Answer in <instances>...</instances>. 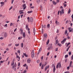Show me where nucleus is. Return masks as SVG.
Returning a JSON list of instances; mask_svg holds the SVG:
<instances>
[{"label": "nucleus", "instance_id": "f257e3e1", "mask_svg": "<svg viewBox=\"0 0 73 73\" xmlns=\"http://www.w3.org/2000/svg\"><path fill=\"white\" fill-rule=\"evenodd\" d=\"M44 38H43V41H45L46 40V39L47 37H48V35H47V34L46 33L44 34V35L43 36Z\"/></svg>", "mask_w": 73, "mask_h": 73}, {"label": "nucleus", "instance_id": "f03ea898", "mask_svg": "<svg viewBox=\"0 0 73 73\" xmlns=\"http://www.w3.org/2000/svg\"><path fill=\"white\" fill-rule=\"evenodd\" d=\"M48 47V48H47V50H50V49H52V44H49Z\"/></svg>", "mask_w": 73, "mask_h": 73}, {"label": "nucleus", "instance_id": "7ed1b4c3", "mask_svg": "<svg viewBox=\"0 0 73 73\" xmlns=\"http://www.w3.org/2000/svg\"><path fill=\"white\" fill-rule=\"evenodd\" d=\"M1 35L4 36L5 37H7V34L6 33H3L1 34Z\"/></svg>", "mask_w": 73, "mask_h": 73}, {"label": "nucleus", "instance_id": "20e7f679", "mask_svg": "<svg viewBox=\"0 0 73 73\" xmlns=\"http://www.w3.org/2000/svg\"><path fill=\"white\" fill-rule=\"evenodd\" d=\"M58 66L59 68H60L61 66V63H58L57 64V65L56 66V68L58 69Z\"/></svg>", "mask_w": 73, "mask_h": 73}, {"label": "nucleus", "instance_id": "39448f33", "mask_svg": "<svg viewBox=\"0 0 73 73\" xmlns=\"http://www.w3.org/2000/svg\"><path fill=\"white\" fill-rule=\"evenodd\" d=\"M67 39V38H65L61 42V43L62 44H64V43L65 42V41H66V39Z\"/></svg>", "mask_w": 73, "mask_h": 73}, {"label": "nucleus", "instance_id": "423d86ee", "mask_svg": "<svg viewBox=\"0 0 73 73\" xmlns=\"http://www.w3.org/2000/svg\"><path fill=\"white\" fill-rule=\"evenodd\" d=\"M68 29L69 31V32H72V31H73V28H71V27H69L68 28Z\"/></svg>", "mask_w": 73, "mask_h": 73}, {"label": "nucleus", "instance_id": "0eeeda50", "mask_svg": "<svg viewBox=\"0 0 73 73\" xmlns=\"http://www.w3.org/2000/svg\"><path fill=\"white\" fill-rule=\"evenodd\" d=\"M23 7H24L23 8V9H24V10L27 7H26V4H24L23 5Z\"/></svg>", "mask_w": 73, "mask_h": 73}, {"label": "nucleus", "instance_id": "6e6552de", "mask_svg": "<svg viewBox=\"0 0 73 73\" xmlns=\"http://www.w3.org/2000/svg\"><path fill=\"white\" fill-rule=\"evenodd\" d=\"M23 38H25V36H26V35H25V32H23Z\"/></svg>", "mask_w": 73, "mask_h": 73}, {"label": "nucleus", "instance_id": "1a4fd4ad", "mask_svg": "<svg viewBox=\"0 0 73 73\" xmlns=\"http://www.w3.org/2000/svg\"><path fill=\"white\" fill-rule=\"evenodd\" d=\"M55 23L57 25H58L59 24H60V23L59 22H58L57 21H56L55 22Z\"/></svg>", "mask_w": 73, "mask_h": 73}, {"label": "nucleus", "instance_id": "9d476101", "mask_svg": "<svg viewBox=\"0 0 73 73\" xmlns=\"http://www.w3.org/2000/svg\"><path fill=\"white\" fill-rule=\"evenodd\" d=\"M30 22H33V19L32 17L30 19Z\"/></svg>", "mask_w": 73, "mask_h": 73}, {"label": "nucleus", "instance_id": "9b49d317", "mask_svg": "<svg viewBox=\"0 0 73 73\" xmlns=\"http://www.w3.org/2000/svg\"><path fill=\"white\" fill-rule=\"evenodd\" d=\"M49 68V65H48V66H46L45 68V71H46V70H47V68H48H48Z\"/></svg>", "mask_w": 73, "mask_h": 73}, {"label": "nucleus", "instance_id": "f8f14e48", "mask_svg": "<svg viewBox=\"0 0 73 73\" xmlns=\"http://www.w3.org/2000/svg\"><path fill=\"white\" fill-rule=\"evenodd\" d=\"M20 31H21V34L23 35V30L22 29H20Z\"/></svg>", "mask_w": 73, "mask_h": 73}, {"label": "nucleus", "instance_id": "ddd939ff", "mask_svg": "<svg viewBox=\"0 0 73 73\" xmlns=\"http://www.w3.org/2000/svg\"><path fill=\"white\" fill-rule=\"evenodd\" d=\"M16 58H19V60H18V61H19L20 59V57L19 56H17V55Z\"/></svg>", "mask_w": 73, "mask_h": 73}, {"label": "nucleus", "instance_id": "4468645a", "mask_svg": "<svg viewBox=\"0 0 73 73\" xmlns=\"http://www.w3.org/2000/svg\"><path fill=\"white\" fill-rule=\"evenodd\" d=\"M27 62L28 63H30L31 62V59L29 58L27 60Z\"/></svg>", "mask_w": 73, "mask_h": 73}, {"label": "nucleus", "instance_id": "2eb2a0df", "mask_svg": "<svg viewBox=\"0 0 73 73\" xmlns=\"http://www.w3.org/2000/svg\"><path fill=\"white\" fill-rule=\"evenodd\" d=\"M36 1L37 4H39L40 2V0H36Z\"/></svg>", "mask_w": 73, "mask_h": 73}, {"label": "nucleus", "instance_id": "dca6fc26", "mask_svg": "<svg viewBox=\"0 0 73 73\" xmlns=\"http://www.w3.org/2000/svg\"><path fill=\"white\" fill-rule=\"evenodd\" d=\"M34 35H35V33H36V31H35V29L34 28L33 29Z\"/></svg>", "mask_w": 73, "mask_h": 73}, {"label": "nucleus", "instance_id": "f3484780", "mask_svg": "<svg viewBox=\"0 0 73 73\" xmlns=\"http://www.w3.org/2000/svg\"><path fill=\"white\" fill-rule=\"evenodd\" d=\"M52 3H53V4L54 5H56V4H57V2L56 3V2H55L54 1H52Z\"/></svg>", "mask_w": 73, "mask_h": 73}, {"label": "nucleus", "instance_id": "a211bd4d", "mask_svg": "<svg viewBox=\"0 0 73 73\" xmlns=\"http://www.w3.org/2000/svg\"><path fill=\"white\" fill-rule=\"evenodd\" d=\"M40 10L42 11V5H40Z\"/></svg>", "mask_w": 73, "mask_h": 73}, {"label": "nucleus", "instance_id": "6ab92c4d", "mask_svg": "<svg viewBox=\"0 0 73 73\" xmlns=\"http://www.w3.org/2000/svg\"><path fill=\"white\" fill-rule=\"evenodd\" d=\"M23 55H24L26 57H28V55H27L26 53H24Z\"/></svg>", "mask_w": 73, "mask_h": 73}, {"label": "nucleus", "instance_id": "aec40b11", "mask_svg": "<svg viewBox=\"0 0 73 73\" xmlns=\"http://www.w3.org/2000/svg\"><path fill=\"white\" fill-rule=\"evenodd\" d=\"M49 42V39H48L46 42V45H48Z\"/></svg>", "mask_w": 73, "mask_h": 73}, {"label": "nucleus", "instance_id": "412c9836", "mask_svg": "<svg viewBox=\"0 0 73 73\" xmlns=\"http://www.w3.org/2000/svg\"><path fill=\"white\" fill-rule=\"evenodd\" d=\"M61 11L62 12V13H63V14H64V9H61Z\"/></svg>", "mask_w": 73, "mask_h": 73}, {"label": "nucleus", "instance_id": "4be33fe9", "mask_svg": "<svg viewBox=\"0 0 73 73\" xmlns=\"http://www.w3.org/2000/svg\"><path fill=\"white\" fill-rule=\"evenodd\" d=\"M21 38H23V36H22L18 37V40H20V39H21Z\"/></svg>", "mask_w": 73, "mask_h": 73}, {"label": "nucleus", "instance_id": "5701e85b", "mask_svg": "<svg viewBox=\"0 0 73 73\" xmlns=\"http://www.w3.org/2000/svg\"><path fill=\"white\" fill-rule=\"evenodd\" d=\"M33 12L32 11H29L27 12L28 13H32Z\"/></svg>", "mask_w": 73, "mask_h": 73}, {"label": "nucleus", "instance_id": "b1692460", "mask_svg": "<svg viewBox=\"0 0 73 73\" xmlns=\"http://www.w3.org/2000/svg\"><path fill=\"white\" fill-rule=\"evenodd\" d=\"M41 49H42V48H40V49H39V51H38V53H40V52H41Z\"/></svg>", "mask_w": 73, "mask_h": 73}, {"label": "nucleus", "instance_id": "393cba45", "mask_svg": "<svg viewBox=\"0 0 73 73\" xmlns=\"http://www.w3.org/2000/svg\"><path fill=\"white\" fill-rule=\"evenodd\" d=\"M34 54V50H32L31 52V55Z\"/></svg>", "mask_w": 73, "mask_h": 73}, {"label": "nucleus", "instance_id": "a878e982", "mask_svg": "<svg viewBox=\"0 0 73 73\" xmlns=\"http://www.w3.org/2000/svg\"><path fill=\"white\" fill-rule=\"evenodd\" d=\"M72 61H71L70 64V65H69V66L70 67H71V66H72Z\"/></svg>", "mask_w": 73, "mask_h": 73}, {"label": "nucleus", "instance_id": "bb28decb", "mask_svg": "<svg viewBox=\"0 0 73 73\" xmlns=\"http://www.w3.org/2000/svg\"><path fill=\"white\" fill-rule=\"evenodd\" d=\"M27 71L26 70H24V72H23V73H27Z\"/></svg>", "mask_w": 73, "mask_h": 73}, {"label": "nucleus", "instance_id": "cd10ccee", "mask_svg": "<svg viewBox=\"0 0 73 73\" xmlns=\"http://www.w3.org/2000/svg\"><path fill=\"white\" fill-rule=\"evenodd\" d=\"M19 45H20V44H15V46H19Z\"/></svg>", "mask_w": 73, "mask_h": 73}, {"label": "nucleus", "instance_id": "c85d7f7f", "mask_svg": "<svg viewBox=\"0 0 73 73\" xmlns=\"http://www.w3.org/2000/svg\"><path fill=\"white\" fill-rule=\"evenodd\" d=\"M55 70H56V68L54 67L53 69V72H55Z\"/></svg>", "mask_w": 73, "mask_h": 73}, {"label": "nucleus", "instance_id": "c756f323", "mask_svg": "<svg viewBox=\"0 0 73 73\" xmlns=\"http://www.w3.org/2000/svg\"><path fill=\"white\" fill-rule=\"evenodd\" d=\"M70 43L69 42L66 45V47H68V46H69V45H70Z\"/></svg>", "mask_w": 73, "mask_h": 73}, {"label": "nucleus", "instance_id": "7c9ffc66", "mask_svg": "<svg viewBox=\"0 0 73 73\" xmlns=\"http://www.w3.org/2000/svg\"><path fill=\"white\" fill-rule=\"evenodd\" d=\"M14 64H15V62H14V61L13 62L11 63V66H13V65H14Z\"/></svg>", "mask_w": 73, "mask_h": 73}, {"label": "nucleus", "instance_id": "2f4dec72", "mask_svg": "<svg viewBox=\"0 0 73 73\" xmlns=\"http://www.w3.org/2000/svg\"><path fill=\"white\" fill-rule=\"evenodd\" d=\"M44 68V64H42V65L41 66V69H43Z\"/></svg>", "mask_w": 73, "mask_h": 73}, {"label": "nucleus", "instance_id": "473e14b6", "mask_svg": "<svg viewBox=\"0 0 73 73\" xmlns=\"http://www.w3.org/2000/svg\"><path fill=\"white\" fill-rule=\"evenodd\" d=\"M37 63H38L39 62H40V60H38L36 61Z\"/></svg>", "mask_w": 73, "mask_h": 73}, {"label": "nucleus", "instance_id": "72a5a7b5", "mask_svg": "<svg viewBox=\"0 0 73 73\" xmlns=\"http://www.w3.org/2000/svg\"><path fill=\"white\" fill-rule=\"evenodd\" d=\"M67 33H68V31H67V30H66L65 31V35H66L67 34Z\"/></svg>", "mask_w": 73, "mask_h": 73}, {"label": "nucleus", "instance_id": "f704fd0d", "mask_svg": "<svg viewBox=\"0 0 73 73\" xmlns=\"http://www.w3.org/2000/svg\"><path fill=\"white\" fill-rule=\"evenodd\" d=\"M16 67V64H15L13 66V68H15Z\"/></svg>", "mask_w": 73, "mask_h": 73}, {"label": "nucleus", "instance_id": "c9c22d12", "mask_svg": "<svg viewBox=\"0 0 73 73\" xmlns=\"http://www.w3.org/2000/svg\"><path fill=\"white\" fill-rule=\"evenodd\" d=\"M42 33H44V32H43V25H42Z\"/></svg>", "mask_w": 73, "mask_h": 73}, {"label": "nucleus", "instance_id": "e433bc0d", "mask_svg": "<svg viewBox=\"0 0 73 73\" xmlns=\"http://www.w3.org/2000/svg\"><path fill=\"white\" fill-rule=\"evenodd\" d=\"M58 45H59V46H61L62 45L61 44H60V43H58Z\"/></svg>", "mask_w": 73, "mask_h": 73}, {"label": "nucleus", "instance_id": "4c0bfd02", "mask_svg": "<svg viewBox=\"0 0 73 73\" xmlns=\"http://www.w3.org/2000/svg\"><path fill=\"white\" fill-rule=\"evenodd\" d=\"M68 57V55H66L65 56V57L66 58V57Z\"/></svg>", "mask_w": 73, "mask_h": 73}, {"label": "nucleus", "instance_id": "58836bf2", "mask_svg": "<svg viewBox=\"0 0 73 73\" xmlns=\"http://www.w3.org/2000/svg\"><path fill=\"white\" fill-rule=\"evenodd\" d=\"M47 27H48V28H50V24H48L47 25Z\"/></svg>", "mask_w": 73, "mask_h": 73}, {"label": "nucleus", "instance_id": "ea45409f", "mask_svg": "<svg viewBox=\"0 0 73 73\" xmlns=\"http://www.w3.org/2000/svg\"><path fill=\"white\" fill-rule=\"evenodd\" d=\"M60 31V30H59L58 29H57V31H56V33H59V31Z\"/></svg>", "mask_w": 73, "mask_h": 73}, {"label": "nucleus", "instance_id": "a19ab883", "mask_svg": "<svg viewBox=\"0 0 73 73\" xmlns=\"http://www.w3.org/2000/svg\"><path fill=\"white\" fill-rule=\"evenodd\" d=\"M70 9H69L68 10V13H70Z\"/></svg>", "mask_w": 73, "mask_h": 73}, {"label": "nucleus", "instance_id": "79ce46f5", "mask_svg": "<svg viewBox=\"0 0 73 73\" xmlns=\"http://www.w3.org/2000/svg\"><path fill=\"white\" fill-rule=\"evenodd\" d=\"M13 25V23H10V25L11 27V26H12V25Z\"/></svg>", "mask_w": 73, "mask_h": 73}, {"label": "nucleus", "instance_id": "37998d69", "mask_svg": "<svg viewBox=\"0 0 73 73\" xmlns=\"http://www.w3.org/2000/svg\"><path fill=\"white\" fill-rule=\"evenodd\" d=\"M68 54L70 56V55H71V54H72V52H69Z\"/></svg>", "mask_w": 73, "mask_h": 73}, {"label": "nucleus", "instance_id": "c03bdc74", "mask_svg": "<svg viewBox=\"0 0 73 73\" xmlns=\"http://www.w3.org/2000/svg\"><path fill=\"white\" fill-rule=\"evenodd\" d=\"M21 47L22 48H23V43H22L21 44Z\"/></svg>", "mask_w": 73, "mask_h": 73}, {"label": "nucleus", "instance_id": "a18cd8bd", "mask_svg": "<svg viewBox=\"0 0 73 73\" xmlns=\"http://www.w3.org/2000/svg\"><path fill=\"white\" fill-rule=\"evenodd\" d=\"M71 17L72 18V21H73V14L71 16Z\"/></svg>", "mask_w": 73, "mask_h": 73}, {"label": "nucleus", "instance_id": "49530a36", "mask_svg": "<svg viewBox=\"0 0 73 73\" xmlns=\"http://www.w3.org/2000/svg\"><path fill=\"white\" fill-rule=\"evenodd\" d=\"M22 13H24V12L22 11H21L19 13V14H20V15H21V14H22Z\"/></svg>", "mask_w": 73, "mask_h": 73}, {"label": "nucleus", "instance_id": "de8ad7c7", "mask_svg": "<svg viewBox=\"0 0 73 73\" xmlns=\"http://www.w3.org/2000/svg\"><path fill=\"white\" fill-rule=\"evenodd\" d=\"M17 53H20V50H18Z\"/></svg>", "mask_w": 73, "mask_h": 73}, {"label": "nucleus", "instance_id": "09e8293b", "mask_svg": "<svg viewBox=\"0 0 73 73\" xmlns=\"http://www.w3.org/2000/svg\"><path fill=\"white\" fill-rule=\"evenodd\" d=\"M1 4H4V2H1L0 3Z\"/></svg>", "mask_w": 73, "mask_h": 73}, {"label": "nucleus", "instance_id": "8fccbe9b", "mask_svg": "<svg viewBox=\"0 0 73 73\" xmlns=\"http://www.w3.org/2000/svg\"><path fill=\"white\" fill-rule=\"evenodd\" d=\"M28 25H26V29H28Z\"/></svg>", "mask_w": 73, "mask_h": 73}, {"label": "nucleus", "instance_id": "3c124183", "mask_svg": "<svg viewBox=\"0 0 73 73\" xmlns=\"http://www.w3.org/2000/svg\"><path fill=\"white\" fill-rule=\"evenodd\" d=\"M12 45V44H9L8 45V46H11Z\"/></svg>", "mask_w": 73, "mask_h": 73}, {"label": "nucleus", "instance_id": "603ef678", "mask_svg": "<svg viewBox=\"0 0 73 73\" xmlns=\"http://www.w3.org/2000/svg\"><path fill=\"white\" fill-rule=\"evenodd\" d=\"M42 65V64L41 63V62L39 64V66H41Z\"/></svg>", "mask_w": 73, "mask_h": 73}, {"label": "nucleus", "instance_id": "864d4df0", "mask_svg": "<svg viewBox=\"0 0 73 73\" xmlns=\"http://www.w3.org/2000/svg\"><path fill=\"white\" fill-rule=\"evenodd\" d=\"M63 5H64V7H66V4L65 5V3H64Z\"/></svg>", "mask_w": 73, "mask_h": 73}, {"label": "nucleus", "instance_id": "5fc2aeb1", "mask_svg": "<svg viewBox=\"0 0 73 73\" xmlns=\"http://www.w3.org/2000/svg\"><path fill=\"white\" fill-rule=\"evenodd\" d=\"M43 58H44V56H42V57H41L40 58H41V60H43Z\"/></svg>", "mask_w": 73, "mask_h": 73}, {"label": "nucleus", "instance_id": "6e6d98bb", "mask_svg": "<svg viewBox=\"0 0 73 73\" xmlns=\"http://www.w3.org/2000/svg\"><path fill=\"white\" fill-rule=\"evenodd\" d=\"M14 1V0H12L11 1V4H13V2Z\"/></svg>", "mask_w": 73, "mask_h": 73}, {"label": "nucleus", "instance_id": "4d7b16f0", "mask_svg": "<svg viewBox=\"0 0 73 73\" xmlns=\"http://www.w3.org/2000/svg\"><path fill=\"white\" fill-rule=\"evenodd\" d=\"M0 40H3V39H4V38H3V37H1L0 38Z\"/></svg>", "mask_w": 73, "mask_h": 73}, {"label": "nucleus", "instance_id": "13d9d810", "mask_svg": "<svg viewBox=\"0 0 73 73\" xmlns=\"http://www.w3.org/2000/svg\"><path fill=\"white\" fill-rule=\"evenodd\" d=\"M52 66H53V67H54V68L55 67V65H54V64H53L52 65Z\"/></svg>", "mask_w": 73, "mask_h": 73}, {"label": "nucleus", "instance_id": "bf43d9fd", "mask_svg": "<svg viewBox=\"0 0 73 73\" xmlns=\"http://www.w3.org/2000/svg\"><path fill=\"white\" fill-rule=\"evenodd\" d=\"M56 44H57V43H58V40H56Z\"/></svg>", "mask_w": 73, "mask_h": 73}, {"label": "nucleus", "instance_id": "052dcab7", "mask_svg": "<svg viewBox=\"0 0 73 73\" xmlns=\"http://www.w3.org/2000/svg\"><path fill=\"white\" fill-rule=\"evenodd\" d=\"M57 3H59L60 1L59 0H56Z\"/></svg>", "mask_w": 73, "mask_h": 73}, {"label": "nucleus", "instance_id": "680f3d73", "mask_svg": "<svg viewBox=\"0 0 73 73\" xmlns=\"http://www.w3.org/2000/svg\"><path fill=\"white\" fill-rule=\"evenodd\" d=\"M49 52H48V53H47V56H49Z\"/></svg>", "mask_w": 73, "mask_h": 73}, {"label": "nucleus", "instance_id": "e2e57ef3", "mask_svg": "<svg viewBox=\"0 0 73 73\" xmlns=\"http://www.w3.org/2000/svg\"><path fill=\"white\" fill-rule=\"evenodd\" d=\"M20 65V63L19 62L18 64V66H19Z\"/></svg>", "mask_w": 73, "mask_h": 73}, {"label": "nucleus", "instance_id": "0e129e2a", "mask_svg": "<svg viewBox=\"0 0 73 73\" xmlns=\"http://www.w3.org/2000/svg\"><path fill=\"white\" fill-rule=\"evenodd\" d=\"M4 27H7V24H5Z\"/></svg>", "mask_w": 73, "mask_h": 73}, {"label": "nucleus", "instance_id": "69168bd1", "mask_svg": "<svg viewBox=\"0 0 73 73\" xmlns=\"http://www.w3.org/2000/svg\"><path fill=\"white\" fill-rule=\"evenodd\" d=\"M71 58H72L71 60H73V55H72Z\"/></svg>", "mask_w": 73, "mask_h": 73}, {"label": "nucleus", "instance_id": "338daca9", "mask_svg": "<svg viewBox=\"0 0 73 73\" xmlns=\"http://www.w3.org/2000/svg\"><path fill=\"white\" fill-rule=\"evenodd\" d=\"M67 38L68 39H70V37L69 36H67Z\"/></svg>", "mask_w": 73, "mask_h": 73}, {"label": "nucleus", "instance_id": "774afa93", "mask_svg": "<svg viewBox=\"0 0 73 73\" xmlns=\"http://www.w3.org/2000/svg\"><path fill=\"white\" fill-rule=\"evenodd\" d=\"M34 55V54L31 55V57L32 58H33Z\"/></svg>", "mask_w": 73, "mask_h": 73}]
</instances>
